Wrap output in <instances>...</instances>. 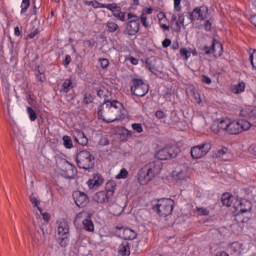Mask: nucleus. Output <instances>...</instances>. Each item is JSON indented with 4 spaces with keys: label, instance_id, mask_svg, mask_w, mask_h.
Masks as SVG:
<instances>
[{
    "label": "nucleus",
    "instance_id": "1",
    "mask_svg": "<svg viewBox=\"0 0 256 256\" xmlns=\"http://www.w3.org/2000/svg\"><path fill=\"white\" fill-rule=\"evenodd\" d=\"M125 107L117 100H105L98 107V117L106 123H114V121H123L125 119Z\"/></svg>",
    "mask_w": 256,
    "mask_h": 256
},
{
    "label": "nucleus",
    "instance_id": "2",
    "mask_svg": "<svg viewBox=\"0 0 256 256\" xmlns=\"http://www.w3.org/2000/svg\"><path fill=\"white\" fill-rule=\"evenodd\" d=\"M161 169H163V163L160 160H154L144 165L138 172L140 185H147V183L153 181L161 173Z\"/></svg>",
    "mask_w": 256,
    "mask_h": 256
},
{
    "label": "nucleus",
    "instance_id": "3",
    "mask_svg": "<svg viewBox=\"0 0 256 256\" xmlns=\"http://www.w3.org/2000/svg\"><path fill=\"white\" fill-rule=\"evenodd\" d=\"M115 189H117V185L115 181H109L106 183V190L99 191L93 196V201L96 203H109L111 199H113V195H115Z\"/></svg>",
    "mask_w": 256,
    "mask_h": 256
},
{
    "label": "nucleus",
    "instance_id": "4",
    "mask_svg": "<svg viewBox=\"0 0 256 256\" xmlns=\"http://www.w3.org/2000/svg\"><path fill=\"white\" fill-rule=\"evenodd\" d=\"M76 163L79 169L89 171L95 167V156L87 150H82L77 154Z\"/></svg>",
    "mask_w": 256,
    "mask_h": 256
},
{
    "label": "nucleus",
    "instance_id": "5",
    "mask_svg": "<svg viewBox=\"0 0 256 256\" xmlns=\"http://www.w3.org/2000/svg\"><path fill=\"white\" fill-rule=\"evenodd\" d=\"M251 125H256V122L251 124V122L247 120H229L228 133L230 135H239V133H243V131H249Z\"/></svg>",
    "mask_w": 256,
    "mask_h": 256
},
{
    "label": "nucleus",
    "instance_id": "6",
    "mask_svg": "<svg viewBox=\"0 0 256 256\" xmlns=\"http://www.w3.org/2000/svg\"><path fill=\"white\" fill-rule=\"evenodd\" d=\"M173 205H175L173 199L163 198L158 200L155 209L160 217H168V215L173 213Z\"/></svg>",
    "mask_w": 256,
    "mask_h": 256
},
{
    "label": "nucleus",
    "instance_id": "7",
    "mask_svg": "<svg viewBox=\"0 0 256 256\" xmlns=\"http://www.w3.org/2000/svg\"><path fill=\"white\" fill-rule=\"evenodd\" d=\"M131 93L136 97H145L149 93V84L145 83L143 79H132Z\"/></svg>",
    "mask_w": 256,
    "mask_h": 256
},
{
    "label": "nucleus",
    "instance_id": "8",
    "mask_svg": "<svg viewBox=\"0 0 256 256\" xmlns=\"http://www.w3.org/2000/svg\"><path fill=\"white\" fill-rule=\"evenodd\" d=\"M181 153L177 146L165 147L156 154L157 161H167V159H175Z\"/></svg>",
    "mask_w": 256,
    "mask_h": 256
},
{
    "label": "nucleus",
    "instance_id": "9",
    "mask_svg": "<svg viewBox=\"0 0 256 256\" xmlns=\"http://www.w3.org/2000/svg\"><path fill=\"white\" fill-rule=\"evenodd\" d=\"M211 151V143H203L201 145L193 146L190 151L192 159H201Z\"/></svg>",
    "mask_w": 256,
    "mask_h": 256
},
{
    "label": "nucleus",
    "instance_id": "10",
    "mask_svg": "<svg viewBox=\"0 0 256 256\" xmlns=\"http://www.w3.org/2000/svg\"><path fill=\"white\" fill-rule=\"evenodd\" d=\"M209 17V8L207 6H200L195 8L190 13V20L191 21H205Z\"/></svg>",
    "mask_w": 256,
    "mask_h": 256
},
{
    "label": "nucleus",
    "instance_id": "11",
    "mask_svg": "<svg viewBox=\"0 0 256 256\" xmlns=\"http://www.w3.org/2000/svg\"><path fill=\"white\" fill-rule=\"evenodd\" d=\"M172 177L177 185H183L187 181V170L185 166H179L172 172Z\"/></svg>",
    "mask_w": 256,
    "mask_h": 256
},
{
    "label": "nucleus",
    "instance_id": "12",
    "mask_svg": "<svg viewBox=\"0 0 256 256\" xmlns=\"http://www.w3.org/2000/svg\"><path fill=\"white\" fill-rule=\"evenodd\" d=\"M73 199L77 207H87V204L89 203V196H87L85 192L75 191L73 193Z\"/></svg>",
    "mask_w": 256,
    "mask_h": 256
},
{
    "label": "nucleus",
    "instance_id": "13",
    "mask_svg": "<svg viewBox=\"0 0 256 256\" xmlns=\"http://www.w3.org/2000/svg\"><path fill=\"white\" fill-rule=\"evenodd\" d=\"M140 27H141L140 20L128 21V23L126 24V29L124 33L130 36L137 35L139 33Z\"/></svg>",
    "mask_w": 256,
    "mask_h": 256
},
{
    "label": "nucleus",
    "instance_id": "14",
    "mask_svg": "<svg viewBox=\"0 0 256 256\" xmlns=\"http://www.w3.org/2000/svg\"><path fill=\"white\" fill-rule=\"evenodd\" d=\"M229 121H230L229 119H226V120H220V121L214 122V124L211 127L213 133H216L217 135H219L221 131L229 132Z\"/></svg>",
    "mask_w": 256,
    "mask_h": 256
},
{
    "label": "nucleus",
    "instance_id": "15",
    "mask_svg": "<svg viewBox=\"0 0 256 256\" xmlns=\"http://www.w3.org/2000/svg\"><path fill=\"white\" fill-rule=\"evenodd\" d=\"M63 167L65 169V175L68 179H73L77 175V168L71 164L69 161H63Z\"/></svg>",
    "mask_w": 256,
    "mask_h": 256
},
{
    "label": "nucleus",
    "instance_id": "16",
    "mask_svg": "<svg viewBox=\"0 0 256 256\" xmlns=\"http://www.w3.org/2000/svg\"><path fill=\"white\" fill-rule=\"evenodd\" d=\"M240 117H245L250 121H255L256 119V107H247L240 111Z\"/></svg>",
    "mask_w": 256,
    "mask_h": 256
},
{
    "label": "nucleus",
    "instance_id": "17",
    "mask_svg": "<svg viewBox=\"0 0 256 256\" xmlns=\"http://www.w3.org/2000/svg\"><path fill=\"white\" fill-rule=\"evenodd\" d=\"M228 251L232 256H241V253H243V244L239 242H233L229 244Z\"/></svg>",
    "mask_w": 256,
    "mask_h": 256
},
{
    "label": "nucleus",
    "instance_id": "18",
    "mask_svg": "<svg viewBox=\"0 0 256 256\" xmlns=\"http://www.w3.org/2000/svg\"><path fill=\"white\" fill-rule=\"evenodd\" d=\"M212 55L214 57H221L223 55V44L215 38L212 40Z\"/></svg>",
    "mask_w": 256,
    "mask_h": 256
},
{
    "label": "nucleus",
    "instance_id": "19",
    "mask_svg": "<svg viewBox=\"0 0 256 256\" xmlns=\"http://www.w3.org/2000/svg\"><path fill=\"white\" fill-rule=\"evenodd\" d=\"M131 244L129 243V241L124 240L122 241V243L120 244L119 248H118V253L120 255L123 256H130L131 255Z\"/></svg>",
    "mask_w": 256,
    "mask_h": 256
},
{
    "label": "nucleus",
    "instance_id": "20",
    "mask_svg": "<svg viewBox=\"0 0 256 256\" xmlns=\"http://www.w3.org/2000/svg\"><path fill=\"white\" fill-rule=\"evenodd\" d=\"M122 238L124 241H133V239H137V232L130 228H122Z\"/></svg>",
    "mask_w": 256,
    "mask_h": 256
},
{
    "label": "nucleus",
    "instance_id": "21",
    "mask_svg": "<svg viewBox=\"0 0 256 256\" xmlns=\"http://www.w3.org/2000/svg\"><path fill=\"white\" fill-rule=\"evenodd\" d=\"M88 187L93 189L94 187H99L103 183V177L101 174H95L93 179L88 180Z\"/></svg>",
    "mask_w": 256,
    "mask_h": 256
},
{
    "label": "nucleus",
    "instance_id": "22",
    "mask_svg": "<svg viewBox=\"0 0 256 256\" xmlns=\"http://www.w3.org/2000/svg\"><path fill=\"white\" fill-rule=\"evenodd\" d=\"M124 207L119 205L118 203H112L108 206V211L111 215L119 216L123 213Z\"/></svg>",
    "mask_w": 256,
    "mask_h": 256
},
{
    "label": "nucleus",
    "instance_id": "23",
    "mask_svg": "<svg viewBox=\"0 0 256 256\" xmlns=\"http://www.w3.org/2000/svg\"><path fill=\"white\" fill-rule=\"evenodd\" d=\"M74 141H76L78 145L82 146H85L89 143V139L85 137V133L82 131H76V135H74Z\"/></svg>",
    "mask_w": 256,
    "mask_h": 256
},
{
    "label": "nucleus",
    "instance_id": "24",
    "mask_svg": "<svg viewBox=\"0 0 256 256\" xmlns=\"http://www.w3.org/2000/svg\"><path fill=\"white\" fill-rule=\"evenodd\" d=\"M58 235H69V222L63 219L58 225Z\"/></svg>",
    "mask_w": 256,
    "mask_h": 256
},
{
    "label": "nucleus",
    "instance_id": "25",
    "mask_svg": "<svg viewBox=\"0 0 256 256\" xmlns=\"http://www.w3.org/2000/svg\"><path fill=\"white\" fill-rule=\"evenodd\" d=\"M253 205L250 201L241 200L240 201V213H249L251 211Z\"/></svg>",
    "mask_w": 256,
    "mask_h": 256
},
{
    "label": "nucleus",
    "instance_id": "26",
    "mask_svg": "<svg viewBox=\"0 0 256 256\" xmlns=\"http://www.w3.org/2000/svg\"><path fill=\"white\" fill-rule=\"evenodd\" d=\"M82 225L85 231H88L89 233H93V231H95V224H93V220L91 219H84Z\"/></svg>",
    "mask_w": 256,
    "mask_h": 256
},
{
    "label": "nucleus",
    "instance_id": "27",
    "mask_svg": "<svg viewBox=\"0 0 256 256\" xmlns=\"http://www.w3.org/2000/svg\"><path fill=\"white\" fill-rule=\"evenodd\" d=\"M221 202L225 207H231L233 204V196L229 193H224L221 197Z\"/></svg>",
    "mask_w": 256,
    "mask_h": 256
},
{
    "label": "nucleus",
    "instance_id": "28",
    "mask_svg": "<svg viewBox=\"0 0 256 256\" xmlns=\"http://www.w3.org/2000/svg\"><path fill=\"white\" fill-rule=\"evenodd\" d=\"M73 88V82L70 79H67L62 84L61 93H69L71 89Z\"/></svg>",
    "mask_w": 256,
    "mask_h": 256
},
{
    "label": "nucleus",
    "instance_id": "29",
    "mask_svg": "<svg viewBox=\"0 0 256 256\" xmlns=\"http://www.w3.org/2000/svg\"><path fill=\"white\" fill-rule=\"evenodd\" d=\"M102 9H108V11L112 12V15L117 11H121V7H119L116 3L102 4Z\"/></svg>",
    "mask_w": 256,
    "mask_h": 256
},
{
    "label": "nucleus",
    "instance_id": "30",
    "mask_svg": "<svg viewBox=\"0 0 256 256\" xmlns=\"http://www.w3.org/2000/svg\"><path fill=\"white\" fill-rule=\"evenodd\" d=\"M185 23V16L183 14L178 15V21L176 22V27L174 28V31L176 33H181V25H184Z\"/></svg>",
    "mask_w": 256,
    "mask_h": 256
},
{
    "label": "nucleus",
    "instance_id": "31",
    "mask_svg": "<svg viewBox=\"0 0 256 256\" xmlns=\"http://www.w3.org/2000/svg\"><path fill=\"white\" fill-rule=\"evenodd\" d=\"M58 243L60 247H67L69 245V235H59Z\"/></svg>",
    "mask_w": 256,
    "mask_h": 256
},
{
    "label": "nucleus",
    "instance_id": "32",
    "mask_svg": "<svg viewBox=\"0 0 256 256\" xmlns=\"http://www.w3.org/2000/svg\"><path fill=\"white\" fill-rule=\"evenodd\" d=\"M62 141L66 149H73V140H71V137L65 135L63 136Z\"/></svg>",
    "mask_w": 256,
    "mask_h": 256
},
{
    "label": "nucleus",
    "instance_id": "33",
    "mask_svg": "<svg viewBox=\"0 0 256 256\" xmlns=\"http://www.w3.org/2000/svg\"><path fill=\"white\" fill-rule=\"evenodd\" d=\"M106 27L109 33H115V31H119V25L115 22H107Z\"/></svg>",
    "mask_w": 256,
    "mask_h": 256
},
{
    "label": "nucleus",
    "instance_id": "34",
    "mask_svg": "<svg viewBox=\"0 0 256 256\" xmlns=\"http://www.w3.org/2000/svg\"><path fill=\"white\" fill-rule=\"evenodd\" d=\"M31 7V0H22L21 3V15H25L27 13V9Z\"/></svg>",
    "mask_w": 256,
    "mask_h": 256
},
{
    "label": "nucleus",
    "instance_id": "35",
    "mask_svg": "<svg viewBox=\"0 0 256 256\" xmlns=\"http://www.w3.org/2000/svg\"><path fill=\"white\" fill-rule=\"evenodd\" d=\"M232 91L236 95H238V93H243V91H245V82H240L239 84L235 85Z\"/></svg>",
    "mask_w": 256,
    "mask_h": 256
},
{
    "label": "nucleus",
    "instance_id": "36",
    "mask_svg": "<svg viewBox=\"0 0 256 256\" xmlns=\"http://www.w3.org/2000/svg\"><path fill=\"white\" fill-rule=\"evenodd\" d=\"M85 5H87L88 7H93L94 9H103V3L99 1H86Z\"/></svg>",
    "mask_w": 256,
    "mask_h": 256
},
{
    "label": "nucleus",
    "instance_id": "37",
    "mask_svg": "<svg viewBox=\"0 0 256 256\" xmlns=\"http://www.w3.org/2000/svg\"><path fill=\"white\" fill-rule=\"evenodd\" d=\"M27 113H28L30 121H37V112L33 108L28 106Z\"/></svg>",
    "mask_w": 256,
    "mask_h": 256
},
{
    "label": "nucleus",
    "instance_id": "38",
    "mask_svg": "<svg viewBox=\"0 0 256 256\" xmlns=\"http://www.w3.org/2000/svg\"><path fill=\"white\" fill-rule=\"evenodd\" d=\"M30 201H31L32 205H34V207H36L40 213H43V209L41 207H39V204L41 202H39L37 200V197H35V195H33V194L30 195Z\"/></svg>",
    "mask_w": 256,
    "mask_h": 256
},
{
    "label": "nucleus",
    "instance_id": "39",
    "mask_svg": "<svg viewBox=\"0 0 256 256\" xmlns=\"http://www.w3.org/2000/svg\"><path fill=\"white\" fill-rule=\"evenodd\" d=\"M201 51L204 53V55H212L213 54V43L210 46H203L201 48Z\"/></svg>",
    "mask_w": 256,
    "mask_h": 256
},
{
    "label": "nucleus",
    "instance_id": "40",
    "mask_svg": "<svg viewBox=\"0 0 256 256\" xmlns=\"http://www.w3.org/2000/svg\"><path fill=\"white\" fill-rule=\"evenodd\" d=\"M113 17H115L116 19H119V21H125V12L120 11H116L113 13Z\"/></svg>",
    "mask_w": 256,
    "mask_h": 256
},
{
    "label": "nucleus",
    "instance_id": "41",
    "mask_svg": "<svg viewBox=\"0 0 256 256\" xmlns=\"http://www.w3.org/2000/svg\"><path fill=\"white\" fill-rule=\"evenodd\" d=\"M83 103H85V105H89V103H93V96L89 93H85L83 98Z\"/></svg>",
    "mask_w": 256,
    "mask_h": 256
},
{
    "label": "nucleus",
    "instance_id": "42",
    "mask_svg": "<svg viewBox=\"0 0 256 256\" xmlns=\"http://www.w3.org/2000/svg\"><path fill=\"white\" fill-rule=\"evenodd\" d=\"M196 211L198 213V215H204V216H209V210L207 208H203V207H197Z\"/></svg>",
    "mask_w": 256,
    "mask_h": 256
},
{
    "label": "nucleus",
    "instance_id": "43",
    "mask_svg": "<svg viewBox=\"0 0 256 256\" xmlns=\"http://www.w3.org/2000/svg\"><path fill=\"white\" fill-rule=\"evenodd\" d=\"M97 96L100 97V99H104V101H107V92L105 91V89L97 90Z\"/></svg>",
    "mask_w": 256,
    "mask_h": 256
},
{
    "label": "nucleus",
    "instance_id": "44",
    "mask_svg": "<svg viewBox=\"0 0 256 256\" xmlns=\"http://www.w3.org/2000/svg\"><path fill=\"white\" fill-rule=\"evenodd\" d=\"M146 69H149L150 73H157V68L149 60H146Z\"/></svg>",
    "mask_w": 256,
    "mask_h": 256
},
{
    "label": "nucleus",
    "instance_id": "45",
    "mask_svg": "<svg viewBox=\"0 0 256 256\" xmlns=\"http://www.w3.org/2000/svg\"><path fill=\"white\" fill-rule=\"evenodd\" d=\"M180 55L181 57H185V59H189V57H191V53H189V50H187V48H181Z\"/></svg>",
    "mask_w": 256,
    "mask_h": 256
},
{
    "label": "nucleus",
    "instance_id": "46",
    "mask_svg": "<svg viewBox=\"0 0 256 256\" xmlns=\"http://www.w3.org/2000/svg\"><path fill=\"white\" fill-rule=\"evenodd\" d=\"M99 62L102 69H107V67H109V60H107L106 58H100Z\"/></svg>",
    "mask_w": 256,
    "mask_h": 256
},
{
    "label": "nucleus",
    "instance_id": "47",
    "mask_svg": "<svg viewBox=\"0 0 256 256\" xmlns=\"http://www.w3.org/2000/svg\"><path fill=\"white\" fill-rule=\"evenodd\" d=\"M128 172L127 169L123 168L120 170V173L116 176L117 179H125L127 177Z\"/></svg>",
    "mask_w": 256,
    "mask_h": 256
},
{
    "label": "nucleus",
    "instance_id": "48",
    "mask_svg": "<svg viewBox=\"0 0 256 256\" xmlns=\"http://www.w3.org/2000/svg\"><path fill=\"white\" fill-rule=\"evenodd\" d=\"M249 59L251 61L252 67H254V69H256V50L252 54H250Z\"/></svg>",
    "mask_w": 256,
    "mask_h": 256
},
{
    "label": "nucleus",
    "instance_id": "49",
    "mask_svg": "<svg viewBox=\"0 0 256 256\" xmlns=\"http://www.w3.org/2000/svg\"><path fill=\"white\" fill-rule=\"evenodd\" d=\"M132 129L137 133H143V126L141 124H138V123L133 124Z\"/></svg>",
    "mask_w": 256,
    "mask_h": 256
},
{
    "label": "nucleus",
    "instance_id": "50",
    "mask_svg": "<svg viewBox=\"0 0 256 256\" xmlns=\"http://www.w3.org/2000/svg\"><path fill=\"white\" fill-rule=\"evenodd\" d=\"M140 19H141V23H142L143 27L148 28L149 23L147 22V15H145V13H142Z\"/></svg>",
    "mask_w": 256,
    "mask_h": 256
},
{
    "label": "nucleus",
    "instance_id": "51",
    "mask_svg": "<svg viewBox=\"0 0 256 256\" xmlns=\"http://www.w3.org/2000/svg\"><path fill=\"white\" fill-rule=\"evenodd\" d=\"M155 117L157 119H165V117H167V114H165V112L161 111V110H158L156 111L155 113Z\"/></svg>",
    "mask_w": 256,
    "mask_h": 256
},
{
    "label": "nucleus",
    "instance_id": "52",
    "mask_svg": "<svg viewBox=\"0 0 256 256\" xmlns=\"http://www.w3.org/2000/svg\"><path fill=\"white\" fill-rule=\"evenodd\" d=\"M36 79L40 81V83H45V74L38 71V73L36 74Z\"/></svg>",
    "mask_w": 256,
    "mask_h": 256
},
{
    "label": "nucleus",
    "instance_id": "53",
    "mask_svg": "<svg viewBox=\"0 0 256 256\" xmlns=\"http://www.w3.org/2000/svg\"><path fill=\"white\" fill-rule=\"evenodd\" d=\"M175 11H181V0H174Z\"/></svg>",
    "mask_w": 256,
    "mask_h": 256
},
{
    "label": "nucleus",
    "instance_id": "54",
    "mask_svg": "<svg viewBox=\"0 0 256 256\" xmlns=\"http://www.w3.org/2000/svg\"><path fill=\"white\" fill-rule=\"evenodd\" d=\"M41 215H42V219H44L46 221V223H49V221H51V215H49V213L42 212Z\"/></svg>",
    "mask_w": 256,
    "mask_h": 256
},
{
    "label": "nucleus",
    "instance_id": "55",
    "mask_svg": "<svg viewBox=\"0 0 256 256\" xmlns=\"http://www.w3.org/2000/svg\"><path fill=\"white\" fill-rule=\"evenodd\" d=\"M39 35V30H34L30 34L27 35L28 39H34V37H37Z\"/></svg>",
    "mask_w": 256,
    "mask_h": 256
},
{
    "label": "nucleus",
    "instance_id": "56",
    "mask_svg": "<svg viewBox=\"0 0 256 256\" xmlns=\"http://www.w3.org/2000/svg\"><path fill=\"white\" fill-rule=\"evenodd\" d=\"M202 82H204L206 85H211V79L209 76L202 75Z\"/></svg>",
    "mask_w": 256,
    "mask_h": 256
},
{
    "label": "nucleus",
    "instance_id": "57",
    "mask_svg": "<svg viewBox=\"0 0 256 256\" xmlns=\"http://www.w3.org/2000/svg\"><path fill=\"white\" fill-rule=\"evenodd\" d=\"M128 19H132L130 21H140L139 16L131 13H128Z\"/></svg>",
    "mask_w": 256,
    "mask_h": 256
},
{
    "label": "nucleus",
    "instance_id": "58",
    "mask_svg": "<svg viewBox=\"0 0 256 256\" xmlns=\"http://www.w3.org/2000/svg\"><path fill=\"white\" fill-rule=\"evenodd\" d=\"M70 63H71V57L69 55H66L64 59V67H69Z\"/></svg>",
    "mask_w": 256,
    "mask_h": 256
},
{
    "label": "nucleus",
    "instance_id": "59",
    "mask_svg": "<svg viewBox=\"0 0 256 256\" xmlns=\"http://www.w3.org/2000/svg\"><path fill=\"white\" fill-rule=\"evenodd\" d=\"M171 45V39H165L163 42H162V46L164 47V49H167V47H169Z\"/></svg>",
    "mask_w": 256,
    "mask_h": 256
},
{
    "label": "nucleus",
    "instance_id": "60",
    "mask_svg": "<svg viewBox=\"0 0 256 256\" xmlns=\"http://www.w3.org/2000/svg\"><path fill=\"white\" fill-rule=\"evenodd\" d=\"M204 27H205V31H211V27H212L211 21L207 20L204 24Z\"/></svg>",
    "mask_w": 256,
    "mask_h": 256
},
{
    "label": "nucleus",
    "instance_id": "61",
    "mask_svg": "<svg viewBox=\"0 0 256 256\" xmlns=\"http://www.w3.org/2000/svg\"><path fill=\"white\" fill-rule=\"evenodd\" d=\"M129 61H130V63H132V65H139V59H137V58H135L133 56H131L129 58Z\"/></svg>",
    "mask_w": 256,
    "mask_h": 256
},
{
    "label": "nucleus",
    "instance_id": "62",
    "mask_svg": "<svg viewBox=\"0 0 256 256\" xmlns=\"http://www.w3.org/2000/svg\"><path fill=\"white\" fill-rule=\"evenodd\" d=\"M227 153V148H222L218 150V157H223Z\"/></svg>",
    "mask_w": 256,
    "mask_h": 256
},
{
    "label": "nucleus",
    "instance_id": "63",
    "mask_svg": "<svg viewBox=\"0 0 256 256\" xmlns=\"http://www.w3.org/2000/svg\"><path fill=\"white\" fill-rule=\"evenodd\" d=\"M14 35H16V37L21 36V30L19 29V26L14 28Z\"/></svg>",
    "mask_w": 256,
    "mask_h": 256
},
{
    "label": "nucleus",
    "instance_id": "64",
    "mask_svg": "<svg viewBox=\"0 0 256 256\" xmlns=\"http://www.w3.org/2000/svg\"><path fill=\"white\" fill-rule=\"evenodd\" d=\"M216 256H229V255L227 254V252L223 251V252L216 253Z\"/></svg>",
    "mask_w": 256,
    "mask_h": 256
}]
</instances>
